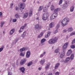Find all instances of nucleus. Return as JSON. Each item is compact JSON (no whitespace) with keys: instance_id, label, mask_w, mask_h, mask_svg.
I'll return each instance as SVG.
<instances>
[{"instance_id":"1","label":"nucleus","mask_w":75,"mask_h":75,"mask_svg":"<svg viewBox=\"0 0 75 75\" xmlns=\"http://www.w3.org/2000/svg\"><path fill=\"white\" fill-rule=\"evenodd\" d=\"M69 22V19L68 18H66L64 19L61 22V24L62 26L64 27L67 25L68 23Z\"/></svg>"},{"instance_id":"2","label":"nucleus","mask_w":75,"mask_h":75,"mask_svg":"<svg viewBox=\"0 0 75 75\" xmlns=\"http://www.w3.org/2000/svg\"><path fill=\"white\" fill-rule=\"evenodd\" d=\"M58 40V38L57 37H55L54 39H52L48 41V42L49 44H54Z\"/></svg>"},{"instance_id":"3","label":"nucleus","mask_w":75,"mask_h":75,"mask_svg":"<svg viewBox=\"0 0 75 75\" xmlns=\"http://www.w3.org/2000/svg\"><path fill=\"white\" fill-rule=\"evenodd\" d=\"M49 17V14L48 13H45L42 16V19L43 20H47Z\"/></svg>"},{"instance_id":"4","label":"nucleus","mask_w":75,"mask_h":75,"mask_svg":"<svg viewBox=\"0 0 75 75\" xmlns=\"http://www.w3.org/2000/svg\"><path fill=\"white\" fill-rule=\"evenodd\" d=\"M58 14L57 13H54L51 16L50 19L51 20H54V19L55 18L57 17Z\"/></svg>"},{"instance_id":"5","label":"nucleus","mask_w":75,"mask_h":75,"mask_svg":"<svg viewBox=\"0 0 75 75\" xmlns=\"http://www.w3.org/2000/svg\"><path fill=\"white\" fill-rule=\"evenodd\" d=\"M25 6V4L24 3H22L20 5V10H22L23 9H24Z\"/></svg>"},{"instance_id":"6","label":"nucleus","mask_w":75,"mask_h":75,"mask_svg":"<svg viewBox=\"0 0 75 75\" xmlns=\"http://www.w3.org/2000/svg\"><path fill=\"white\" fill-rule=\"evenodd\" d=\"M35 28L36 29H37L38 30H40L42 28V26L41 25H40L38 24L36 25H35Z\"/></svg>"},{"instance_id":"7","label":"nucleus","mask_w":75,"mask_h":75,"mask_svg":"<svg viewBox=\"0 0 75 75\" xmlns=\"http://www.w3.org/2000/svg\"><path fill=\"white\" fill-rule=\"evenodd\" d=\"M68 44H69V43H68V42H67L64 45L63 47V49L64 51L67 48V47H68Z\"/></svg>"},{"instance_id":"8","label":"nucleus","mask_w":75,"mask_h":75,"mask_svg":"<svg viewBox=\"0 0 75 75\" xmlns=\"http://www.w3.org/2000/svg\"><path fill=\"white\" fill-rule=\"evenodd\" d=\"M50 7L49 6L46 5L45 7L43 8V11L44 13H46L48 9V7Z\"/></svg>"},{"instance_id":"9","label":"nucleus","mask_w":75,"mask_h":75,"mask_svg":"<svg viewBox=\"0 0 75 75\" xmlns=\"http://www.w3.org/2000/svg\"><path fill=\"white\" fill-rule=\"evenodd\" d=\"M27 25V24H24V26H22L20 28V30L19 31V33H21L23 31V29L24 28H25V26Z\"/></svg>"},{"instance_id":"10","label":"nucleus","mask_w":75,"mask_h":75,"mask_svg":"<svg viewBox=\"0 0 75 75\" xmlns=\"http://www.w3.org/2000/svg\"><path fill=\"white\" fill-rule=\"evenodd\" d=\"M59 28V25H57L56 27V28L57 29L56 30L55 32H54V34H55L56 33H57L58 32V30L57 29H58Z\"/></svg>"},{"instance_id":"11","label":"nucleus","mask_w":75,"mask_h":75,"mask_svg":"<svg viewBox=\"0 0 75 75\" xmlns=\"http://www.w3.org/2000/svg\"><path fill=\"white\" fill-rule=\"evenodd\" d=\"M25 62H26V59H23L22 60H21L20 62V64L21 65H23Z\"/></svg>"},{"instance_id":"12","label":"nucleus","mask_w":75,"mask_h":75,"mask_svg":"<svg viewBox=\"0 0 75 75\" xmlns=\"http://www.w3.org/2000/svg\"><path fill=\"white\" fill-rule=\"evenodd\" d=\"M72 53V50H71L70 49L68 50L67 52V56H69L70 55H71Z\"/></svg>"},{"instance_id":"13","label":"nucleus","mask_w":75,"mask_h":75,"mask_svg":"<svg viewBox=\"0 0 75 75\" xmlns=\"http://www.w3.org/2000/svg\"><path fill=\"white\" fill-rule=\"evenodd\" d=\"M65 52L64 51H63V52H62L60 54V57L61 58H62L64 57V55H65Z\"/></svg>"},{"instance_id":"14","label":"nucleus","mask_w":75,"mask_h":75,"mask_svg":"<svg viewBox=\"0 0 75 75\" xmlns=\"http://www.w3.org/2000/svg\"><path fill=\"white\" fill-rule=\"evenodd\" d=\"M31 54V52L30 51H28L27 52H26V57L27 58H28L30 57V54Z\"/></svg>"},{"instance_id":"15","label":"nucleus","mask_w":75,"mask_h":75,"mask_svg":"<svg viewBox=\"0 0 75 75\" xmlns=\"http://www.w3.org/2000/svg\"><path fill=\"white\" fill-rule=\"evenodd\" d=\"M50 63H49L46 64V66L45 67V69L46 70L48 69L49 68H50Z\"/></svg>"},{"instance_id":"16","label":"nucleus","mask_w":75,"mask_h":75,"mask_svg":"<svg viewBox=\"0 0 75 75\" xmlns=\"http://www.w3.org/2000/svg\"><path fill=\"white\" fill-rule=\"evenodd\" d=\"M54 26V23L53 22L51 23L49 25V27L50 28H52Z\"/></svg>"},{"instance_id":"17","label":"nucleus","mask_w":75,"mask_h":75,"mask_svg":"<svg viewBox=\"0 0 75 75\" xmlns=\"http://www.w3.org/2000/svg\"><path fill=\"white\" fill-rule=\"evenodd\" d=\"M15 31V29H12L10 31L9 34L10 35H12V34L14 33Z\"/></svg>"},{"instance_id":"18","label":"nucleus","mask_w":75,"mask_h":75,"mask_svg":"<svg viewBox=\"0 0 75 75\" xmlns=\"http://www.w3.org/2000/svg\"><path fill=\"white\" fill-rule=\"evenodd\" d=\"M25 68L24 67H21L20 68V70L23 73H24V71H25Z\"/></svg>"},{"instance_id":"19","label":"nucleus","mask_w":75,"mask_h":75,"mask_svg":"<svg viewBox=\"0 0 75 75\" xmlns=\"http://www.w3.org/2000/svg\"><path fill=\"white\" fill-rule=\"evenodd\" d=\"M29 16L30 17H31V16H32V15H33V9H31L29 11Z\"/></svg>"},{"instance_id":"20","label":"nucleus","mask_w":75,"mask_h":75,"mask_svg":"<svg viewBox=\"0 0 75 75\" xmlns=\"http://www.w3.org/2000/svg\"><path fill=\"white\" fill-rule=\"evenodd\" d=\"M28 13H26L24 14L23 18H27L28 17Z\"/></svg>"},{"instance_id":"21","label":"nucleus","mask_w":75,"mask_h":75,"mask_svg":"<svg viewBox=\"0 0 75 75\" xmlns=\"http://www.w3.org/2000/svg\"><path fill=\"white\" fill-rule=\"evenodd\" d=\"M69 60H70V57H67L66 59V60L64 62L67 63V62H68V61H69Z\"/></svg>"},{"instance_id":"22","label":"nucleus","mask_w":75,"mask_h":75,"mask_svg":"<svg viewBox=\"0 0 75 75\" xmlns=\"http://www.w3.org/2000/svg\"><path fill=\"white\" fill-rule=\"evenodd\" d=\"M60 11V8H57L56 9L54 10V13H57V12L58 11Z\"/></svg>"},{"instance_id":"23","label":"nucleus","mask_w":75,"mask_h":75,"mask_svg":"<svg viewBox=\"0 0 75 75\" xmlns=\"http://www.w3.org/2000/svg\"><path fill=\"white\" fill-rule=\"evenodd\" d=\"M45 59H43V60H42L40 62V64L42 65V64H44V62H45Z\"/></svg>"},{"instance_id":"24","label":"nucleus","mask_w":75,"mask_h":75,"mask_svg":"<svg viewBox=\"0 0 75 75\" xmlns=\"http://www.w3.org/2000/svg\"><path fill=\"white\" fill-rule=\"evenodd\" d=\"M74 8H75L74 6H71L70 8V11L71 12H73L74 11Z\"/></svg>"},{"instance_id":"25","label":"nucleus","mask_w":75,"mask_h":75,"mask_svg":"<svg viewBox=\"0 0 75 75\" xmlns=\"http://www.w3.org/2000/svg\"><path fill=\"white\" fill-rule=\"evenodd\" d=\"M46 40V39H45V38H43L41 40V43L42 44V43H43V42H45V41Z\"/></svg>"},{"instance_id":"26","label":"nucleus","mask_w":75,"mask_h":75,"mask_svg":"<svg viewBox=\"0 0 75 75\" xmlns=\"http://www.w3.org/2000/svg\"><path fill=\"white\" fill-rule=\"evenodd\" d=\"M59 65V63H57L54 67V69H57L58 68V67Z\"/></svg>"},{"instance_id":"27","label":"nucleus","mask_w":75,"mask_h":75,"mask_svg":"<svg viewBox=\"0 0 75 75\" xmlns=\"http://www.w3.org/2000/svg\"><path fill=\"white\" fill-rule=\"evenodd\" d=\"M74 58V54H72L70 56V59H73Z\"/></svg>"},{"instance_id":"28","label":"nucleus","mask_w":75,"mask_h":75,"mask_svg":"<svg viewBox=\"0 0 75 75\" xmlns=\"http://www.w3.org/2000/svg\"><path fill=\"white\" fill-rule=\"evenodd\" d=\"M50 9L52 11L54 10V6L53 5H51L50 7Z\"/></svg>"},{"instance_id":"29","label":"nucleus","mask_w":75,"mask_h":75,"mask_svg":"<svg viewBox=\"0 0 75 75\" xmlns=\"http://www.w3.org/2000/svg\"><path fill=\"white\" fill-rule=\"evenodd\" d=\"M25 35H26V31H25L23 33V34L22 35V37H24L25 36Z\"/></svg>"},{"instance_id":"30","label":"nucleus","mask_w":75,"mask_h":75,"mask_svg":"<svg viewBox=\"0 0 75 75\" xmlns=\"http://www.w3.org/2000/svg\"><path fill=\"white\" fill-rule=\"evenodd\" d=\"M20 54V56H21V57H24V55H25V53H23L22 52Z\"/></svg>"},{"instance_id":"31","label":"nucleus","mask_w":75,"mask_h":75,"mask_svg":"<svg viewBox=\"0 0 75 75\" xmlns=\"http://www.w3.org/2000/svg\"><path fill=\"white\" fill-rule=\"evenodd\" d=\"M32 64H33V62H30L28 63V67H29L30 65H32Z\"/></svg>"},{"instance_id":"32","label":"nucleus","mask_w":75,"mask_h":75,"mask_svg":"<svg viewBox=\"0 0 75 75\" xmlns=\"http://www.w3.org/2000/svg\"><path fill=\"white\" fill-rule=\"evenodd\" d=\"M43 7L44 6H40V8H39L38 11H41V10H42Z\"/></svg>"},{"instance_id":"33","label":"nucleus","mask_w":75,"mask_h":75,"mask_svg":"<svg viewBox=\"0 0 75 75\" xmlns=\"http://www.w3.org/2000/svg\"><path fill=\"white\" fill-rule=\"evenodd\" d=\"M25 48H24V47H23L20 50V51L21 52L22 51H25Z\"/></svg>"},{"instance_id":"34","label":"nucleus","mask_w":75,"mask_h":75,"mask_svg":"<svg viewBox=\"0 0 75 75\" xmlns=\"http://www.w3.org/2000/svg\"><path fill=\"white\" fill-rule=\"evenodd\" d=\"M67 2H66L64 5V6L66 8L68 7V4H67Z\"/></svg>"},{"instance_id":"35","label":"nucleus","mask_w":75,"mask_h":75,"mask_svg":"<svg viewBox=\"0 0 75 75\" xmlns=\"http://www.w3.org/2000/svg\"><path fill=\"white\" fill-rule=\"evenodd\" d=\"M73 30V29L72 28H69L68 30V31L69 32H70L71 31H72V30Z\"/></svg>"},{"instance_id":"36","label":"nucleus","mask_w":75,"mask_h":75,"mask_svg":"<svg viewBox=\"0 0 75 75\" xmlns=\"http://www.w3.org/2000/svg\"><path fill=\"white\" fill-rule=\"evenodd\" d=\"M59 50H58V49H56L54 51L55 53H58V52H59Z\"/></svg>"},{"instance_id":"37","label":"nucleus","mask_w":75,"mask_h":75,"mask_svg":"<svg viewBox=\"0 0 75 75\" xmlns=\"http://www.w3.org/2000/svg\"><path fill=\"white\" fill-rule=\"evenodd\" d=\"M1 27H3V24H4V22H2L1 23Z\"/></svg>"},{"instance_id":"38","label":"nucleus","mask_w":75,"mask_h":75,"mask_svg":"<svg viewBox=\"0 0 75 75\" xmlns=\"http://www.w3.org/2000/svg\"><path fill=\"white\" fill-rule=\"evenodd\" d=\"M63 1L62 0H60L59 1V5H60L61 4H62V3Z\"/></svg>"},{"instance_id":"39","label":"nucleus","mask_w":75,"mask_h":75,"mask_svg":"<svg viewBox=\"0 0 75 75\" xmlns=\"http://www.w3.org/2000/svg\"><path fill=\"white\" fill-rule=\"evenodd\" d=\"M75 35V32H73L70 34V35L72 36V35Z\"/></svg>"},{"instance_id":"40","label":"nucleus","mask_w":75,"mask_h":75,"mask_svg":"<svg viewBox=\"0 0 75 75\" xmlns=\"http://www.w3.org/2000/svg\"><path fill=\"white\" fill-rule=\"evenodd\" d=\"M13 22V23H15L17 21V19H13L12 20Z\"/></svg>"},{"instance_id":"41","label":"nucleus","mask_w":75,"mask_h":75,"mask_svg":"<svg viewBox=\"0 0 75 75\" xmlns=\"http://www.w3.org/2000/svg\"><path fill=\"white\" fill-rule=\"evenodd\" d=\"M70 47H71V48H75V46H74V45H71L70 46Z\"/></svg>"},{"instance_id":"42","label":"nucleus","mask_w":75,"mask_h":75,"mask_svg":"<svg viewBox=\"0 0 75 75\" xmlns=\"http://www.w3.org/2000/svg\"><path fill=\"white\" fill-rule=\"evenodd\" d=\"M15 16L16 17V18H19V16L17 14H16V15H15Z\"/></svg>"},{"instance_id":"43","label":"nucleus","mask_w":75,"mask_h":75,"mask_svg":"<svg viewBox=\"0 0 75 75\" xmlns=\"http://www.w3.org/2000/svg\"><path fill=\"white\" fill-rule=\"evenodd\" d=\"M8 75H13V73L11 72H8Z\"/></svg>"},{"instance_id":"44","label":"nucleus","mask_w":75,"mask_h":75,"mask_svg":"<svg viewBox=\"0 0 75 75\" xmlns=\"http://www.w3.org/2000/svg\"><path fill=\"white\" fill-rule=\"evenodd\" d=\"M75 43V38L72 41V44H74Z\"/></svg>"},{"instance_id":"45","label":"nucleus","mask_w":75,"mask_h":75,"mask_svg":"<svg viewBox=\"0 0 75 75\" xmlns=\"http://www.w3.org/2000/svg\"><path fill=\"white\" fill-rule=\"evenodd\" d=\"M47 35H48L49 36H50V34H51V32L50 31H48L47 33Z\"/></svg>"},{"instance_id":"46","label":"nucleus","mask_w":75,"mask_h":75,"mask_svg":"<svg viewBox=\"0 0 75 75\" xmlns=\"http://www.w3.org/2000/svg\"><path fill=\"white\" fill-rule=\"evenodd\" d=\"M2 50H3V47H1L0 48V52H1L2 51Z\"/></svg>"},{"instance_id":"47","label":"nucleus","mask_w":75,"mask_h":75,"mask_svg":"<svg viewBox=\"0 0 75 75\" xmlns=\"http://www.w3.org/2000/svg\"><path fill=\"white\" fill-rule=\"evenodd\" d=\"M55 75H59V72H57L55 73Z\"/></svg>"},{"instance_id":"48","label":"nucleus","mask_w":75,"mask_h":75,"mask_svg":"<svg viewBox=\"0 0 75 75\" xmlns=\"http://www.w3.org/2000/svg\"><path fill=\"white\" fill-rule=\"evenodd\" d=\"M49 37V36L47 34L45 35V38H48Z\"/></svg>"},{"instance_id":"49","label":"nucleus","mask_w":75,"mask_h":75,"mask_svg":"<svg viewBox=\"0 0 75 75\" xmlns=\"http://www.w3.org/2000/svg\"><path fill=\"white\" fill-rule=\"evenodd\" d=\"M2 16L3 15L2 14V12H0V16H1V17H2Z\"/></svg>"},{"instance_id":"50","label":"nucleus","mask_w":75,"mask_h":75,"mask_svg":"<svg viewBox=\"0 0 75 75\" xmlns=\"http://www.w3.org/2000/svg\"><path fill=\"white\" fill-rule=\"evenodd\" d=\"M44 34V33L43 32H41L40 34V35L42 36L43 35V34Z\"/></svg>"},{"instance_id":"51","label":"nucleus","mask_w":75,"mask_h":75,"mask_svg":"<svg viewBox=\"0 0 75 75\" xmlns=\"http://www.w3.org/2000/svg\"><path fill=\"white\" fill-rule=\"evenodd\" d=\"M42 37V36L41 35H39L38 36V38H40V37Z\"/></svg>"},{"instance_id":"52","label":"nucleus","mask_w":75,"mask_h":75,"mask_svg":"<svg viewBox=\"0 0 75 75\" xmlns=\"http://www.w3.org/2000/svg\"><path fill=\"white\" fill-rule=\"evenodd\" d=\"M63 33H66L67 32V30H63Z\"/></svg>"},{"instance_id":"53","label":"nucleus","mask_w":75,"mask_h":75,"mask_svg":"<svg viewBox=\"0 0 75 75\" xmlns=\"http://www.w3.org/2000/svg\"><path fill=\"white\" fill-rule=\"evenodd\" d=\"M48 75H52V73H50L48 74Z\"/></svg>"},{"instance_id":"54","label":"nucleus","mask_w":75,"mask_h":75,"mask_svg":"<svg viewBox=\"0 0 75 75\" xmlns=\"http://www.w3.org/2000/svg\"><path fill=\"white\" fill-rule=\"evenodd\" d=\"M16 10H18V8L17 7H16Z\"/></svg>"},{"instance_id":"55","label":"nucleus","mask_w":75,"mask_h":75,"mask_svg":"<svg viewBox=\"0 0 75 75\" xmlns=\"http://www.w3.org/2000/svg\"><path fill=\"white\" fill-rule=\"evenodd\" d=\"M44 55L43 54H41L40 56V58H42V57H43Z\"/></svg>"},{"instance_id":"56","label":"nucleus","mask_w":75,"mask_h":75,"mask_svg":"<svg viewBox=\"0 0 75 75\" xmlns=\"http://www.w3.org/2000/svg\"><path fill=\"white\" fill-rule=\"evenodd\" d=\"M36 20H39V18L38 17L36 18Z\"/></svg>"},{"instance_id":"57","label":"nucleus","mask_w":75,"mask_h":75,"mask_svg":"<svg viewBox=\"0 0 75 75\" xmlns=\"http://www.w3.org/2000/svg\"><path fill=\"white\" fill-rule=\"evenodd\" d=\"M23 2H25L26 0H23Z\"/></svg>"},{"instance_id":"58","label":"nucleus","mask_w":75,"mask_h":75,"mask_svg":"<svg viewBox=\"0 0 75 75\" xmlns=\"http://www.w3.org/2000/svg\"><path fill=\"white\" fill-rule=\"evenodd\" d=\"M38 70H41V68H40V67L39 68Z\"/></svg>"},{"instance_id":"59","label":"nucleus","mask_w":75,"mask_h":75,"mask_svg":"<svg viewBox=\"0 0 75 75\" xmlns=\"http://www.w3.org/2000/svg\"><path fill=\"white\" fill-rule=\"evenodd\" d=\"M11 6H13V4H11Z\"/></svg>"},{"instance_id":"60","label":"nucleus","mask_w":75,"mask_h":75,"mask_svg":"<svg viewBox=\"0 0 75 75\" xmlns=\"http://www.w3.org/2000/svg\"><path fill=\"white\" fill-rule=\"evenodd\" d=\"M46 52H44V53H43V54H44V55H45V54Z\"/></svg>"},{"instance_id":"61","label":"nucleus","mask_w":75,"mask_h":75,"mask_svg":"<svg viewBox=\"0 0 75 75\" xmlns=\"http://www.w3.org/2000/svg\"><path fill=\"white\" fill-rule=\"evenodd\" d=\"M74 69V68H72V69Z\"/></svg>"},{"instance_id":"62","label":"nucleus","mask_w":75,"mask_h":75,"mask_svg":"<svg viewBox=\"0 0 75 75\" xmlns=\"http://www.w3.org/2000/svg\"><path fill=\"white\" fill-rule=\"evenodd\" d=\"M54 48V47H52V49H53Z\"/></svg>"},{"instance_id":"63","label":"nucleus","mask_w":75,"mask_h":75,"mask_svg":"<svg viewBox=\"0 0 75 75\" xmlns=\"http://www.w3.org/2000/svg\"><path fill=\"white\" fill-rule=\"evenodd\" d=\"M3 33H4V32H3Z\"/></svg>"},{"instance_id":"64","label":"nucleus","mask_w":75,"mask_h":75,"mask_svg":"<svg viewBox=\"0 0 75 75\" xmlns=\"http://www.w3.org/2000/svg\"><path fill=\"white\" fill-rule=\"evenodd\" d=\"M0 72H1V71H0Z\"/></svg>"}]
</instances>
